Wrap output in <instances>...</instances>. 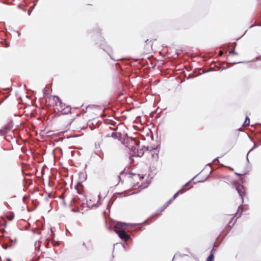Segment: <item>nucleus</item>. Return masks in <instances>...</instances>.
Here are the masks:
<instances>
[{"label": "nucleus", "instance_id": "nucleus-1", "mask_svg": "<svg viewBox=\"0 0 261 261\" xmlns=\"http://www.w3.org/2000/svg\"><path fill=\"white\" fill-rule=\"evenodd\" d=\"M46 101L49 105L53 106L55 112L60 114H67L71 111V108L62 102L58 96H50Z\"/></svg>", "mask_w": 261, "mask_h": 261}, {"label": "nucleus", "instance_id": "nucleus-2", "mask_svg": "<svg viewBox=\"0 0 261 261\" xmlns=\"http://www.w3.org/2000/svg\"><path fill=\"white\" fill-rule=\"evenodd\" d=\"M121 179L122 182L126 188L130 189L138 185L142 179L144 178L143 175L133 173H126L122 175Z\"/></svg>", "mask_w": 261, "mask_h": 261}, {"label": "nucleus", "instance_id": "nucleus-3", "mask_svg": "<svg viewBox=\"0 0 261 261\" xmlns=\"http://www.w3.org/2000/svg\"><path fill=\"white\" fill-rule=\"evenodd\" d=\"M242 212L243 208L241 206H239L236 213L232 214L226 215L224 217V221L227 223L229 226L231 227L236 223L237 219L241 217Z\"/></svg>", "mask_w": 261, "mask_h": 261}, {"label": "nucleus", "instance_id": "nucleus-4", "mask_svg": "<svg viewBox=\"0 0 261 261\" xmlns=\"http://www.w3.org/2000/svg\"><path fill=\"white\" fill-rule=\"evenodd\" d=\"M147 147L145 146H140L138 144L137 147H135L133 149V156L141 157L145 153H146Z\"/></svg>", "mask_w": 261, "mask_h": 261}, {"label": "nucleus", "instance_id": "nucleus-5", "mask_svg": "<svg viewBox=\"0 0 261 261\" xmlns=\"http://www.w3.org/2000/svg\"><path fill=\"white\" fill-rule=\"evenodd\" d=\"M232 184L233 186L235 187L236 190H237L242 199L243 200V197L245 196L246 194L245 189L244 187L242 185L238 184L236 182H233Z\"/></svg>", "mask_w": 261, "mask_h": 261}, {"label": "nucleus", "instance_id": "nucleus-6", "mask_svg": "<svg viewBox=\"0 0 261 261\" xmlns=\"http://www.w3.org/2000/svg\"><path fill=\"white\" fill-rule=\"evenodd\" d=\"M128 225L121 222L117 223L114 226V231L118 234L119 231L126 230L127 228Z\"/></svg>", "mask_w": 261, "mask_h": 261}, {"label": "nucleus", "instance_id": "nucleus-7", "mask_svg": "<svg viewBox=\"0 0 261 261\" xmlns=\"http://www.w3.org/2000/svg\"><path fill=\"white\" fill-rule=\"evenodd\" d=\"M146 154L148 155L151 156V162L156 161L159 159V154L154 149L149 150L148 148H146Z\"/></svg>", "mask_w": 261, "mask_h": 261}, {"label": "nucleus", "instance_id": "nucleus-8", "mask_svg": "<svg viewBox=\"0 0 261 261\" xmlns=\"http://www.w3.org/2000/svg\"><path fill=\"white\" fill-rule=\"evenodd\" d=\"M117 234L121 240L125 241H127L130 239V236L126 233L125 230L119 231Z\"/></svg>", "mask_w": 261, "mask_h": 261}, {"label": "nucleus", "instance_id": "nucleus-9", "mask_svg": "<svg viewBox=\"0 0 261 261\" xmlns=\"http://www.w3.org/2000/svg\"><path fill=\"white\" fill-rule=\"evenodd\" d=\"M9 154L7 151L5 149H1L0 150V161L4 162L9 158Z\"/></svg>", "mask_w": 261, "mask_h": 261}, {"label": "nucleus", "instance_id": "nucleus-10", "mask_svg": "<svg viewBox=\"0 0 261 261\" xmlns=\"http://www.w3.org/2000/svg\"><path fill=\"white\" fill-rule=\"evenodd\" d=\"M11 129V126L10 124H8L6 125L5 127H4L3 129H0V134L1 135H5L6 134H7L8 131H10Z\"/></svg>", "mask_w": 261, "mask_h": 261}, {"label": "nucleus", "instance_id": "nucleus-11", "mask_svg": "<svg viewBox=\"0 0 261 261\" xmlns=\"http://www.w3.org/2000/svg\"><path fill=\"white\" fill-rule=\"evenodd\" d=\"M185 191L183 189H181L177 192L173 196L172 199L171 200L175 199L179 194H182Z\"/></svg>", "mask_w": 261, "mask_h": 261}, {"label": "nucleus", "instance_id": "nucleus-12", "mask_svg": "<svg viewBox=\"0 0 261 261\" xmlns=\"http://www.w3.org/2000/svg\"><path fill=\"white\" fill-rule=\"evenodd\" d=\"M249 124H250V119H249V118L248 117H247L246 118V119H245V120L244 121V123L243 126L244 127H247V126H249Z\"/></svg>", "mask_w": 261, "mask_h": 261}, {"label": "nucleus", "instance_id": "nucleus-13", "mask_svg": "<svg viewBox=\"0 0 261 261\" xmlns=\"http://www.w3.org/2000/svg\"><path fill=\"white\" fill-rule=\"evenodd\" d=\"M214 259V256L213 252H212L211 254L207 257L206 261H213Z\"/></svg>", "mask_w": 261, "mask_h": 261}, {"label": "nucleus", "instance_id": "nucleus-14", "mask_svg": "<svg viewBox=\"0 0 261 261\" xmlns=\"http://www.w3.org/2000/svg\"><path fill=\"white\" fill-rule=\"evenodd\" d=\"M6 224H7V222H6L5 219L3 218V219H2L1 220H0V225L6 226Z\"/></svg>", "mask_w": 261, "mask_h": 261}, {"label": "nucleus", "instance_id": "nucleus-15", "mask_svg": "<svg viewBox=\"0 0 261 261\" xmlns=\"http://www.w3.org/2000/svg\"><path fill=\"white\" fill-rule=\"evenodd\" d=\"M79 194L81 195V197H77V198L79 199H81L82 201H84L85 196L81 192H79Z\"/></svg>", "mask_w": 261, "mask_h": 261}, {"label": "nucleus", "instance_id": "nucleus-16", "mask_svg": "<svg viewBox=\"0 0 261 261\" xmlns=\"http://www.w3.org/2000/svg\"><path fill=\"white\" fill-rule=\"evenodd\" d=\"M229 53L230 54H231V55H238V53H236L235 51H234V49H231L230 50H229Z\"/></svg>", "mask_w": 261, "mask_h": 261}, {"label": "nucleus", "instance_id": "nucleus-17", "mask_svg": "<svg viewBox=\"0 0 261 261\" xmlns=\"http://www.w3.org/2000/svg\"><path fill=\"white\" fill-rule=\"evenodd\" d=\"M6 217L9 221H12L13 219L14 216L12 215H8Z\"/></svg>", "mask_w": 261, "mask_h": 261}, {"label": "nucleus", "instance_id": "nucleus-18", "mask_svg": "<svg viewBox=\"0 0 261 261\" xmlns=\"http://www.w3.org/2000/svg\"><path fill=\"white\" fill-rule=\"evenodd\" d=\"M192 181H190L187 182V184H186L185 185L184 187H186L189 186L192 184Z\"/></svg>", "mask_w": 261, "mask_h": 261}, {"label": "nucleus", "instance_id": "nucleus-19", "mask_svg": "<svg viewBox=\"0 0 261 261\" xmlns=\"http://www.w3.org/2000/svg\"><path fill=\"white\" fill-rule=\"evenodd\" d=\"M223 53L222 51H220L219 52V56H222L223 55Z\"/></svg>", "mask_w": 261, "mask_h": 261}, {"label": "nucleus", "instance_id": "nucleus-20", "mask_svg": "<svg viewBox=\"0 0 261 261\" xmlns=\"http://www.w3.org/2000/svg\"><path fill=\"white\" fill-rule=\"evenodd\" d=\"M114 59L116 60H119V59H118H118Z\"/></svg>", "mask_w": 261, "mask_h": 261}, {"label": "nucleus", "instance_id": "nucleus-21", "mask_svg": "<svg viewBox=\"0 0 261 261\" xmlns=\"http://www.w3.org/2000/svg\"><path fill=\"white\" fill-rule=\"evenodd\" d=\"M132 158H133V156L130 157V160H133V159H132Z\"/></svg>", "mask_w": 261, "mask_h": 261}, {"label": "nucleus", "instance_id": "nucleus-22", "mask_svg": "<svg viewBox=\"0 0 261 261\" xmlns=\"http://www.w3.org/2000/svg\"><path fill=\"white\" fill-rule=\"evenodd\" d=\"M231 170H233L232 168H229Z\"/></svg>", "mask_w": 261, "mask_h": 261}]
</instances>
